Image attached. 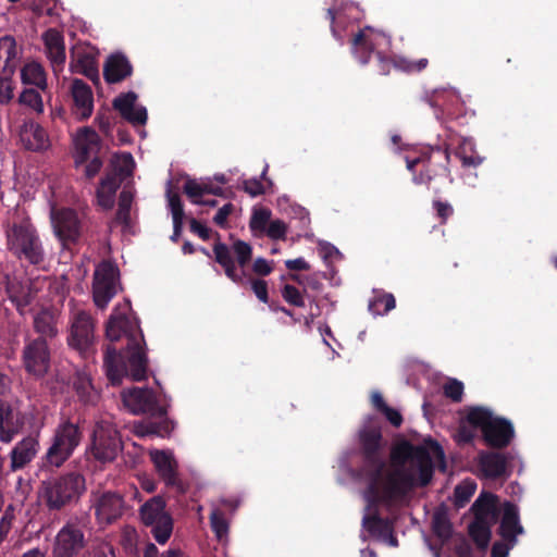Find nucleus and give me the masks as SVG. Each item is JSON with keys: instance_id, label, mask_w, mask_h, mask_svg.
<instances>
[{"instance_id": "nucleus-1", "label": "nucleus", "mask_w": 557, "mask_h": 557, "mask_svg": "<svg viewBox=\"0 0 557 557\" xmlns=\"http://www.w3.org/2000/svg\"><path fill=\"white\" fill-rule=\"evenodd\" d=\"M425 445H413L408 441L395 445L391 450L393 469L385 468L380 479L379 492L368 495L370 505L392 503L404 498L416 486H426L434 473L432 457L426 446L435 456L444 460L445 455L441 445L429 437Z\"/></svg>"}, {"instance_id": "nucleus-2", "label": "nucleus", "mask_w": 557, "mask_h": 557, "mask_svg": "<svg viewBox=\"0 0 557 557\" xmlns=\"http://www.w3.org/2000/svg\"><path fill=\"white\" fill-rule=\"evenodd\" d=\"M106 336L110 344L106 346L103 366L110 383L120 385L124 376L136 382L146 380L148 358L138 322L114 312L107 323Z\"/></svg>"}, {"instance_id": "nucleus-3", "label": "nucleus", "mask_w": 557, "mask_h": 557, "mask_svg": "<svg viewBox=\"0 0 557 557\" xmlns=\"http://www.w3.org/2000/svg\"><path fill=\"white\" fill-rule=\"evenodd\" d=\"M123 405L134 414H147L148 419L137 425L140 436L168 437L175 423L168 417V404L148 387H132L121 393Z\"/></svg>"}, {"instance_id": "nucleus-4", "label": "nucleus", "mask_w": 557, "mask_h": 557, "mask_svg": "<svg viewBox=\"0 0 557 557\" xmlns=\"http://www.w3.org/2000/svg\"><path fill=\"white\" fill-rule=\"evenodd\" d=\"M407 170L416 185H424L435 195L442 191L443 184L453 183L449 170L450 153L447 146H426L416 154L405 157Z\"/></svg>"}, {"instance_id": "nucleus-5", "label": "nucleus", "mask_w": 557, "mask_h": 557, "mask_svg": "<svg viewBox=\"0 0 557 557\" xmlns=\"http://www.w3.org/2000/svg\"><path fill=\"white\" fill-rule=\"evenodd\" d=\"M386 445L380 422L373 417L368 418L358 431V446L362 457L359 475L367 481V496L379 492L380 479L386 467L384 459Z\"/></svg>"}, {"instance_id": "nucleus-6", "label": "nucleus", "mask_w": 557, "mask_h": 557, "mask_svg": "<svg viewBox=\"0 0 557 557\" xmlns=\"http://www.w3.org/2000/svg\"><path fill=\"white\" fill-rule=\"evenodd\" d=\"M7 250L22 264L40 268L46 261V249L36 226L29 219L9 223L5 227Z\"/></svg>"}, {"instance_id": "nucleus-7", "label": "nucleus", "mask_w": 557, "mask_h": 557, "mask_svg": "<svg viewBox=\"0 0 557 557\" xmlns=\"http://www.w3.org/2000/svg\"><path fill=\"white\" fill-rule=\"evenodd\" d=\"M86 490L83 474L71 471L42 483V498L49 510H61L78 502Z\"/></svg>"}, {"instance_id": "nucleus-8", "label": "nucleus", "mask_w": 557, "mask_h": 557, "mask_svg": "<svg viewBox=\"0 0 557 557\" xmlns=\"http://www.w3.org/2000/svg\"><path fill=\"white\" fill-rule=\"evenodd\" d=\"M83 440V432L77 423L70 419L61 421L54 429L51 444L42 456L45 469L62 467L74 454Z\"/></svg>"}, {"instance_id": "nucleus-9", "label": "nucleus", "mask_w": 557, "mask_h": 557, "mask_svg": "<svg viewBox=\"0 0 557 557\" xmlns=\"http://www.w3.org/2000/svg\"><path fill=\"white\" fill-rule=\"evenodd\" d=\"M467 422L481 430L485 444L492 448H506L515 437V429L509 420L494 417L482 407L472 408L467 414Z\"/></svg>"}, {"instance_id": "nucleus-10", "label": "nucleus", "mask_w": 557, "mask_h": 557, "mask_svg": "<svg viewBox=\"0 0 557 557\" xmlns=\"http://www.w3.org/2000/svg\"><path fill=\"white\" fill-rule=\"evenodd\" d=\"M214 260L219 263L226 275L233 283L245 286L246 271L252 258V247L247 242L236 239L232 248L222 242L213 245Z\"/></svg>"}, {"instance_id": "nucleus-11", "label": "nucleus", "mask_w": 557, "mask_h": 557, "mask_svg": "<svg viewBox=\"0 0 557 557\" xmlns=\"http://www.w3.org/2000/svg\"><path fill=\"white\" fill-rule=\"evenodd\" d=\"M86 518H71L58 531L52 544V557H81L88 545Z\"/></svg>"}, {"instance_id": "nucleus-12", "label": "nucleus", "mask_w": 557, "mask_h": 557, "mask_svg": "<svg viewBox=\"0 0 557 557\" xmlns=\"http://www.w3.org/2000/svg\"><path fill=\"white\" fill-rule=\"evenodd\" d=\"M166 503L160 495L153 496L139 508L141 522L150 528L153 539L161 545L165 544L173 532V518L165 510Z\"/></svg>"}, {"instance_id": "nucleus-13", "label": "nucleus", "mask_w": 557, "mask_h": 557, "mask_svg": "<svg viewBox=\"0 0 557 557\" xmlns=\"http://www.w3.org/2000/svg\"><path fill=\"white\" fill-rule=\"evenodd\" d=\"M122 440L114 423L108 419L96 421L91 434V454L100 462L113 461L122 450Z\"/></svg>"}, {"instance_id": "nucleus-14", "label": "nucleus", "mask_w": 557, "mask_h": 557, "mask_svg": "<svg viewBox=\"0 0 557 557\" xmlns=\"http://www.w3.org/2000/svg\"><path fill=\"white\" fill-rule=\"evenodd\" d=\"M52 344L44 338L27 336L21 350V362L24 371L35 380L44 379L51 368Z\"/></svg>"}, {"instance_id": "nucleus-15", "label": "nucleus", "mask_w": 557, "mask_h": 557, "mask_svg": "<svg viewBox=\"0 0 557 557\" xmlns=\"http://www.w3.org/2000/svg\"><path fill=\"white\" fill-rule=\"evenodd\" d=\"M112 171L101 178L97 188V202L103 210H110L114 206V197L120 188L122 177L132 173L134 159L131 153L123 152L115 156L111 162Z\"/></svg>"}, {"instance_id": "nucleus-16", "label": "nucleus", "mask_w": 557, "mask_h": 557, "mask_svg": "<svg viewBox=\"0 0 557 557\" xmlns=\"http://www.w3.org/2000/svg\"><path fill=\"white\" fill-rule=\"evenodd\" d=\"M50 219L53 233L64 248L79 242L83 235V223L76 210L52 208Z\"/></svg>"}, {"instance_id": "nucleus-17", "label": "nucleus", "mask_w": 557, "mask_h": 557, "mask_svg": "<svg viewBox=\"0 0 557 557\" xmlns=\"http://www.w3.org/2000/svg\"><path fill=\"white\" fill-rule=\"evenodd\" d=\"M119 269L111 261H102L94 273L92 298L95 305L104 309L116 294Z\"/></svg>"}, {"instance_id": "nucleus-18", "label": "nucleus", "mask_w": 557, "mask_h": 557, "mask_svg": "<svg viewBox=\"0 0 557 557\" xmlns=\"http://www.w3.org/2000/svg\"><path fill=\"white\" fill-rule=\"evenodd\" d=\"M150 459L165 486L176 494H185L186 486L178 476V465L173 454L165 450H154L150 453Z\"/></svg>"}, {"instance_id": "nucleus-19", "label": "nucleus", "mask_w": 557, "mask_h": 557, "mask_svg": "<svg viewBox=\"0 0 557 557\" xmlns=\"http://www.w3.org/2000/svg\"><path fill=\"white\" fill-rule=\"evenodd\" d=\"M388 38L382 32L372 27H364L352 38V51L360 63L367 64L372 53L377 51L382 45H387Z\"/></svg>"}, {"instance_id": "nucleus-20", "label": "nucleus", "mask_w": 557, "mask_h": 557, "mask_svg": "<svg viewBox=\"0 0 557 557\" xmlns=\"http://www.w3.org/2000/svg\"><path fill=\"white\" fill-rule=\"evenodd\" d=\"M94 508L100 523L111 524L123 515L124 499L121 494L107 491L95 495Z\"/></svg>"}, {"instance_id": "nucleus-21", "label": "nucleus", "mask_w": 557, "mask_h": 557, "mask_svg": "<svg viewBox=\"0 0 557 557\" xmlns=\"http://www.w3.org/2000/svg\"><path fill=\"white\" fill-rule=\"evenodd\" d=\"M25 424L24 413L9 401L0 399V442L9 444Z\"/></svg>"}, {"instance_id": "nucleus-22", "label": "nucleus", "mask_w": 557, "mask_h": 557, "mask_svg": "<svg viewBox=\"0 0 557 557\" xmlns=\"http://www.w3.org/2000/svg\"><path fill=\"white\" fill-rule=\"evenodd\" d=\"M94 321L89 313L85 311L77 312L71 325L70 346L86 351L94 343Z\"/></svg>"}, {"instance_id": "nucleus-23", "label": "nucleus", "mask_w": 557, "mask_h": 557, "mask_svg": "<svg viewBox=\"0 0 557 557\" xmlns=\"http://www.w3.org/2000/svg\"><path fill=\"white\" fill-rule=\"evenodd\" d=\"M512 459L510 454L498 451H481L479 454V468L486 479H499L510 476L509 463Z\"/></svg>"}, {"instance_id": "nucleus-24", "label": "nucleus", "mask_w": 557, "mask_h": 557, "mask_svg": "<svg viewBox=\"0 0 557 557\" xmlns=\"http://www.w3.org/2000/svg\"><path fill=\"white\" fill-rule=\"evenodd\" d=\"M101 149V139L97 132L91 127H82L75 137V164L79 166L86 163L90 158L99 156Z\"/></svg>"}, {"instance_id": "nucleus-25", "label": "nucleus", "mask_w": 557, "mask_h": 557, "mask_svg": "<svg viewBox=\"0 0 557 557\" xmlns=\"http://www.w3.org/2000/svg\"><path fill=\"white\" fill-rule=\"evenodd\" d=\"M73 114L78 121L88 120L94 111V95L90 86L83 79L74 78L71 84Z\"/></svg>"}, {"instance_id": "nucleus-26", "label": "nucleus", "mask_w": 557, "mask_h": 557, "mask_svg": "<svg viewBox=\"0 0 557 557\" xmlns=\"http://www.w3.org/2000/svg\"><path fill=\"white\" fill-rule=\"evenodd\" d=\"M137 94L128 91L120 94L114 98L113 108L119 111L121 116L134 126L145 125L148 120L147 109L143 106L136 107Z\"/></svg>"}, {"instance_id": "nucleus-27", "label": "nucleus", "mask_w": 557, "mask_h": 557, "mask_svg": "<svg viewBox=\"0 0 557 557\" xmlns=\"http://www.w3.org/2000/svg\"><path fill=\"white\" fill-rule=\"evenodd\" d=\"M70 70L82 74L94 84H99V70L96 55L86 48H75L71 51Z\"/></svg>"}, {"instance_id": "nucleus-28", "label": "nucleus", "mask_w": 557, "mask_h": 557, "mask_svg": "<svg viewBox=\"0 0 557 557\" xmlns=\"http://www.w3.org/2000/svg\"><path fill=\"white\" fill-rule=\"evenodd\" d=\"M499 535L502 539L515 546L517 535L523 533V527L520 523L518 506L511 502H505L499 523Z\"/></svg>"}, {"instance_id": "nucleus-29", "label": "nucleus", "mask_w": 557, "mask_h": 557, "mask_svg": "<svg viewBox=\"0 0 557 557\" xmlns=\"http://www.w3.org/2000/svg\"><path fill=\"white\" fill-rule=\"evenodd\" d=\"M39 450V441L35 436H26L15 444L10 451V470L16 472L24 469L36 457Z\"/></svg>"}, {"instance_id": "nucleus-30", "label": "nucleus", "mask_w": 557, "mask_h": 557, "mask_svg": "<svg viewBox=\"0 0 557 557\" xmlns=\"http://www.w3.org/2000/svg\"><path fill=\"white\" fill-rule=\"evenodd\" d=\"M44 41L52 70L58 74V72L63 70L66 58L64 38L59 30L49 28L44 34Z\"/></svg>"}, {"instance_id": "nucleus-31", "label": "nucleus", "mask_w": 557, "mask_h": 557, "mask_svg": "<svg viewBox=\"0 0 557 557\" xmlns=\"http://www.w3.org/2000/svg\"><path fill=\"white\" fill-rule=\"evenodd\" d=\"M5 292L21 314H24L25 309L32 305L36 296V290L30 283L22 282L16 277L8 280Z\"/></svg>"}, {"instance_id": "nucleus-32", "label": "nucleus", "mask_w": 557, "mask_h": 557, "mask_svg": "<svg viewBox=\"0 0 557 557\" xmlns=\"http://www.w3.org/2000/svg\"><path fill=\"white\" fill-rule=\"evenodd\" d=\"M21 139L25 149L29 151L41 152L50 147V139L46 129L34 121L24 124Z\"/></svg>"}, {"instance_id": "nucleus-33", "label": "nucleus", "mask_w": 557, "mask_h": 557, "mask_svg": "<svg viewBox=\"0 0 557 557\" xmlns=\"http://www.w3.org/2000/svg\"><path fill=\"white\" fill-rule=\"evenodd\" d=\"M133 66L125 54L116 52L111 54L103 66V76L108 84H116L129 77Z\"/></svg>"}, {"instance_id": "nucleus-34", "label": "nucleus", "mask_w": 557, "mask_h": 557, "mask_svg": "<svg viewBox=\"0 0 557 557\" xmlns=\"http://www.w3.org/2000/svg\"><path fill=\"white\" fill-rule=\"evenodd\" d=\"M474 520L496 523L500 517L498 497L492 493H482L471 507Z\"/></svg>"}, {"instance_id": "nucleus-35", "label": "nucleus", "mask_w": 557, "mask_h": 557, "mask_svg": "<svg viewBox=\"0 0 557 557\" xmlns=\"http://www.w3.org/2000/svg\"><path fill=\"white\" fill-rule=\"evenodd\" d=\"M58 314L52 309L44 308L35 317L33 321L34 331L38 334L35 338H44L47 343L52 344L58 336Z\"/></svg>"}, {"instance_id": "nucleus-36", "label": "nucleus", "mask_w": 557, "mask_h": 557, "mask_svg": "<svg viewBox=\"0 0 557 557\" xmlns=\"http://www.w3.org/2000/svg\"><path fill=\"white\" fill-rule=\"evenodd\" d=\"M18 64L16 40L11 35L0 38V74H14Z\"/></svg>"}, {"instance_id": "nucleus-37", "label": "nucleus", "mask_w": 557, "mask_h": 557, "mask_svg": "<svg viewBox=\"0 0 557 557\" xmlns=\"http://www.w3.org/2000/svg\"><path fill=\"white\" fill-rule=\"evenodd\" d=\"M21 79L25 85H33L45 90L47 88L46 73L41 64L30 62L25 64L21 70Z\"/></svg>"}, {"instance_id": "nucleus-38", "label": "nucleus", "mask_w": 557, "mask_h": 557, "mask_svg": "<svg viewBox=\"0 0 557 557\" xmlns=\"http://www.w3.org/2000/svg\"><path fill=\"white\" fill-rule=\"evenodd\" d=\"M362 525L371 536L382 540L392 529L393 522L387 518H382L377 512H374L373 515L363 517Z\"/></svg>"}, {"instance_id": "nucleus-39", "label": "nucleus", "mask_w": 557, "mask_h": 557, "mask_svg": "<svg viewBox=\"0 0 557 557\" xmlns=\"http://www.w3.org/2000/svg\"><path fill=\"white\" fill-rule=\"evenodd\" d=\"M495 523L474 520L469 524V535L480 550H485L491 541V528Z\"/></svg>"}, {"instance_id": "nucleus-40", "label": "nucleus", "mask_w": 557, "mask_h": 557, "mask_svg": "<svg viewBox=\"0 0 557 557\" xmlns=\"http://www.w3.org/2000/svg\"><path fill=\"white\" fill-rule=\"evenodd\" d=\"M456 156L460 159L465 168H475L483 161V158L475 151L474 143L469 138H462L456 150Z\"/></svg>"}, {"instance_id": "nucleus-41", "label": "nucleus", "mask_w": 557, "mask_h": 557, "mask_svg": "<svg viewBox=\"0 0 557 557\" xmlns=\"http://www.w3.org/2000/svg\"><path fill=\"white\" fill-rule=\"evenodd\" d=\"M432 531L444 544L453 535V524L445 511H435L432 517Z\"/></svg>"}, {"instance_id": "nucleus-42", "label": "nucleus", "mask_w": 557, "mask_h": 557, "mask_svg": "<svg viewBox=\"0 0 557 557\" xmlns=\"http://www.w3.org/2000/svg\"><path fill=\"white\" fill-rule=\"evenodd\" d=\"M133 201V196L131 193L123 190L119 196V207L115 213V222L122 224L124 226H129L131 224V206Z\"/></svg>"}, {"instance_id": "nucleus-43", "label": "nucleus", "mask_w": 557, "mask_h": 557, "mask_svg": "<svg viewBox=\"0 0 557 557\" xmlns=\"http://www.w3.org/2000/svg\"><path fill=\"white\" fill-rule=\"evenodd\" d=\"M395 306V297L392 294H383L371 300L368 308L373 315H382L393 310Z\"/></svg>"}, {"instance_id": "nucleus-44", "label": "nucleus", "mask_w": 557, "mask_h": 557, "mask_svg": "<svg viewBox=\"0 0 557 557\" xmlns=\"http://www.w3.org/2000/svg\"><path fill=\"white\" fill-rule=\"evenodd\" d=\"M210 525L219 540H222L228 533V522L224 516V512L220 509H214L211 512Z\"/></svg>"}, {"instance_id": "nucleus-45", "label": "nucleus", "mask_w": 557, "mask_h": 557, "mask_svg": "<svg viewBox=\"0 0 557 557\" xmlns=\"http://www.w3.org/2000/svg\"><path fill=\"white\" fill-rule=\"evenodd\" d=\"M18 101L20 103L25 104L37 112L44 111L41 95L33 88L24 89L20 95Z\"/></svg>"}, {"instance_id": "nucleus-46", "label": "nucleus", "mask_w": 557, "mask_h": 557, "mask_svg": "<svg viewBox=\"0 0 557 557\" xmlns=\"http://www.w3.org/2000/svg\"><path fill=\"white\" fill-rule=\"evenodd\" d=\"M283 299L290 306L302 308L305 306V298L301 290L290 284H285L281 289Z\"/></svg>"}, {"instance_id": "nucleus-47", "label": "nucleus", "mask_w": 557, "mask_h": 557, "mask_svg": "<svg viewBox=\"0 0 557 557\" xmlns=\"http://www.w3.org/2000/svg\"><path fill=\"white\" fill-rule=\"evenodd\" d=\"M271 218V211L268 209L255 210L249 222V227L252 232H264L268 227Z\"/></svg>"}, {"instance_id": "nucleus-48", "label": "nucleus", "mask_w": 557, "mask_h": 557, "mask_svg": "<svg viewBox=\"0 0 557 557\" xmlns=\"http://www.w3.org/2000/svg\"><path fill=\"white\" fill-rule=\"evenodd\" d=\"M166 198L173 221L184 220V207L180 195L173 191L171 187L166 189Z\"/></svg>"}, {"instance_id": "nucleus-49", "label": "nucleus", "mask_w": 557, "mask_h": 557, "mask_svg": "<svg viewBox=\"0 0 557 557\" xmlns=\"http://www.w3.org/2000/svg\"><path fill=\"white\" fill-rule=\"evenodd\" d=\"M428 65L429 60L426 58H421L416 61L406 58H399L396 63V69L407 73H420L425 70Z\"/></svg>"}, {"instance_id": "nucleus-50", "label": "nucleus", "mask_w": 557, "mask_h": 557, "mask_svg": "<svg viewBox=\"0 0 557 557\" xmlns=\"http://www.w3.org/2000/svg\"><path fill=\"white\" fill-rule=\"evenodd\" d=\"M185 195L195 205L201 202L203 197V183H198L196 180L188 178L183 187Z\"/></svg>"}, {"instance_id": "nucleus-51", "label": "nucleus", "mask_w": 557, "mask_h": 557, "mask_svg": "<svg viewBox=\"0 0 557 557\" xmlns=\"http://www.w3.org/2000/svg\"><path fill=\"white\" fill-rule=\"evenodd\" d=\"M444 395L455 403H459L463 395V384L457 379L448 380L443 386Z\"/></svg>"}, {"instance_id": "nucleus-52", "label": "nucleus", "mask_w": 557, "mask_h": 557, "mask_svg": "<svg viewBox=\"0 0 557 557\" xmlns=\"http://www.w3.org/2000/svg\"><path fill=\"white\" fill-rule=\"evenodd\" d=\"M13 75L14 74H0V104H8L13 99Z\"/></svg>"}, {"instance_id": "nucleus-53", "label": "nucleus", "mask_w": 557, "mask_h": 557, "mask_svg": "<svg viewBox=\"0 0 557 557\" xmlns=\"http://www.w3.org/2000/svg\"><path fill=\"white\" fill-rule=\"evenodd\" d=\"M75 391L82 401L85 404L92 403L94 393H92V386L88 379H82L79 377L74 383Z\"/></svg>"}, {"instance_id": "nucleus-54", "label": "nucleus", "mask_w": 557, "mask_h": 557, "mask_svg": "<svg viewBox=\"0 0 557 557\" xmlns=\"http://www.w3.org/2000/svg\"><path fill=\"white\" fill-rule=\"evenodd\" d=\"M246 285L249 283L256 297L263 304H269L268 283L264 280L247 278Z\"/></svg>"}, {"instance_id": "nucleus-55", "label": "nucleus", "mask_w": 557, "mask_h": 557, "mask_svg": "<svg viewBox=\"0 0 557 557\" xmlns=\"http://www.w3.org/2000/svg\"><path fill=\"white\" fill-rule=\"evenodd\" d=\"M376 67L380 75L389 74L392 67L396 69L397 60L384 54L381 51L375 52Z\"/></svg>"}, {"instance_id": "nucleus-56", "label": "nucleus", "mask_w": 557, "mask_h": 557, "mask_svg": "<svg viewBox=\"0 0 557 557\" xmlns=\"http://www.w3.org/2000/svg\"><path fill=\"white\" fill-rule=\"evenodd\" d=\"M271 239H285L287 226L282 220L271 221L264 231Z\"/></svg>"}, {"instance_id": "nucleus-57", "label": "nucleus", "mask_w": 557, "mask_h": 557, "mask_svg": "<svg viewBox=\"0 0 557 557\" xmlns=\"http://www.w3.org/2000/svg\"><path fill=\"white\" fill-rule=\"evenodd\" d=\"M433 209L442 224H445L448 218L454 213V208L449 202L438 199L433 200Z\"/></svg>"}, {"instance_id": "nucleus-58", "label": "nucleus", "mask_w": 557, "mask_h": 557, "mask_svg": "<svg viewBox=\"0 0 557 557\" xmlns=\"http://www.w3.org/2000/svg\"><path fill=\"white\" fill-rule=\"evenodd\" d=\"M243 189L251 197L261 196L265 193V188L259 178H249L243 182Z\"/></svg>"}, {"instance_id": "nucleus-59", "label": "nucleus", "mask_w": 557, "mask_h": 557, "mask_svg": "<svg viewBox=\"0 0 557 557\" xmlns=\"http://www.w3.org/2000/svg\"><path fill=\"white\" fill-rule=\"evenodd\" d=\"M233 211L234 205L231 202L225 203L213 216V222L221 228H225L227 226V219L233 213Z\"/></svg>"}, {"instance_id": "nucleus-60", "label": "nucleus", "mask_w": 557, "mask_h": 557, "mask_svg": "<svg viewBox=\"0 0 557 557\" xmlns=\"http://www.w3.org/2000/svg\"><path fill=\"white\" fill-rule=\"evenodd\" d=\"M385 418L386 420L394 426V428H399L401 424H403V416L401 413L397 410V409H394L392 407H389L388 405L382 410L381 412Z\"/></svg>"}, {"instance_id": "nucleus-61", "label": "nucleus", "mask_w": 557, "mask_h": 557, "mask_svg": "<svg viewBox=\"0 0 557 557\" xmlns=\"http://www.w3.org/2000/svg\"><path fill=\"white\" fill-rule=\"evenodd\" d=\"M252 271L257 275L267 276L272 273L273 267L269 263L267 259L259 257L252 263Z\"/></svg>"}, {"instance_id": "nucleus-62", "label": "nucleus", "mask_w": 557, "mask_h": 557, "mask_svg": "<svg viewBox=\"0 0 557 557\" xmlns=\"http://www.w3.org/2000/svg\"><path fill=\"white\" fill-rule=\"evenodd\" d=\"M475 490V485L473 483L469 485H457L455 488V497L458 502L465 503L470 499Z\"/></svg>"}, {"instance_id": "nucleus-63", "label": "nucleus", "mask_w": 557, "mask_h": 557, "mask_svg": "<svg viewBox=\"0 0 557 557\" xmlns=\"http://www.w3.org/2000/svg\"><path fill=\"white\" fill-rule=\"evenodd\" d=\"M190 231L195 234H197L201 239L208 240L211 235V230L203 225L201 222H199L196 219H190L189 221Z\"/></svg>"}, {"instance_id": "nucleus-64", "label": "nucleus", "mask_w": 557, "mask_h": 557, "mask_svg": "<svg viewBox=\"0 0 557 557\" xmlns=\"http://www.w3.org/2000/svg\"><path fill=\"white\" fill-rule=\"evenodd\" d=\"M89 160V163L86 164L85 168V174L88 178H92L100 172L103 162L99 156H95Z\"/></svg>"}]
</instances>
